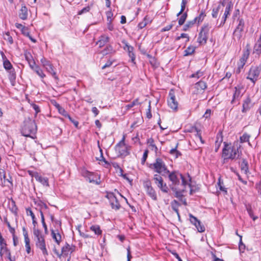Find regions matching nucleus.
I'll return each mask as SVG.
<instances>
[{"label":"nucleus","instance_id":"obj_61","mask_svg":"<svg viewBox=\"0 0 261 261\" xmlns=\"http://www.w3.org/2000/svg\"><path fill=\"white\" fill-rule=\"evenodd\" d=\"M181 38H187V41H189V37L187 34H185V33L181 34L180 36H178L176 38V40H178Z\"/></svg>","mask_w":261,"mask_h":261},{"label":"nucleus","instance_id":"obj_19","mask_svg":"<svg viewBox=\"0 0 261 261\" xmlns=\"http://www.w3.org/2000/svg\"><path fill=\"white\" fill-rule=\"evenodd\" d=\"M232 7L233 4L231 2H229L226 6L225 12L222 17V23H223V24L225 23L228 16L230 15V11L232 9Z\"/></svg>","mask_w":261,"mask_h":261},{"label":"nucleus","instance_id":"obj_51","mask_svg":"<svg viewBox=\"0 0 261 261\" xmlns=\"http://www.w3.org/2000/svg\"><path fill=\"white\" fill-rule=\"evenodd\" d=\"M197 228V230L199 232H202L205 231V227L203 225L201 224V222H199V225L198 224L194 225Z\"/></svg>","mask_w":261,"mask_h":261},{"label":"nucleus","instance_id":"obj_58","mask_svg":"<svg viewBox=\"0 0 261 261\" xmlns=\"http://www.w3.org/2000/svg\"><path fill=\"white\" fill-rule=\"evenodd\" d=\"M100 157L99 158H97L96 160L101 161H103L106 164L109 165V163L106 160L105 158L103 156L102 151L101 148H100Z\"/></svg>","mask_w":261,"mask_h":261},{"label":"nucleus","instance_id":"obj_28","mask_svg":"<svg viewBox=\"0 0 261 261\" xmlns=\"http://www.w3.org/2000/svg\"><path fill=\"white\" fill-rule=\"evenodd\" d=\"M211 28V27L208 23L204 24L201 28L200 32L202 33V34L205 35L208 37Z\"/></svg>","mask_w":261,"mask_h":261},{"label":"nucleus","instance_id":"obj_1","mask_svg":"<svg viewBox=\"0 0 261 261\" xmlns=\"http://www.w3.org/2000/svg\"><path fill=\"white\" fill-rule=\"evenodd\" d=\"M168 178L171 182L169 184V187L172 190H175L176 187H184L186 188L187 186L190 187V184L188 183L187 179L180 173L178 171H172L167 173Z\"/></svg>","mask_w":261,"mask_h":261},{"label":"nucleus","instance_id":"obj_25","mask_svg":"<svg viewBox=\"0 0 261 261\" xmlns=\"http://www.w3.org/2000/svg\"><path fill=\"white\" fill-rule=\"evenodd\" d=\"M71 250L70 246L69 244H66V245L62 247L61 253L58 254L59 257H61V255L67 256L69 252Z\"/></svg>","mask_w":261,"mask_h":261},{"label":"nucleus","instance_id":"obj_27","mask_svg":"<svg viewBox=\"0 0 261 261\" xmlns=\"http://www.w3.org/2000/svg\"><path fill=\"white\" fill-rule=\"evenodd\" d=\"M186 188H184V187H181V188L179 187H176L175 190H172L175 193V196L177 198H179L182 196V193L185 191Z\"/></svg>","mask_w":261,"mask_h":261},{"label":"nucleus","instance_id":"obj_56","mask_svg":"<svg viewBox=\"0 0 261 261\" xmlns=\"http://www.w3.org/2000/svg\"><path fill=\"white\" fill-rule=\"evenodd\" d=\"M203 75V72L201 71L200 70L197 71L196 73L192 74L190 77H197L199 78Z\"/></svg>","mask_w":261,"mask_h":261},{"label":"nucleus","instance_id":"obj_37","mask_svg":"<svg viewBox=\"0 0 261 261\" xmlns=\"http://www.w3.org/2000/svg\"><path fill=\"white\" fill-rule=\"evenodd\" d=\"M90 229L94 232L95 234L97 235H100L101 234V230L100 229V226L98 225H92L90 227Z\"/></svg>","mask_w":261,"mask_h":261},{"label":"nucleus","instance_id":"obj_26","mask_svg":"<svg viewBox=\"0 0 261 261\" xmlns=\"http://www.w3.org/2000/svg\"><path fill=\"white\" fill-rule=\"evenodd\" d=\"M208 37L200 32L199 33L197 42L200 44H205L206 43Z\"/></svg>","mask_w":261,"mask_h":261},{"label":"nucleus","instance_id":"obj_39","mask_svg":"<svg viewBox=\"0 0 261 261\" xmlns=\"http://www.w3.org/2000/svg\"><path fill=\"white\" fill-rule=\"evenodd\" d=\"M140 103L139 101V99L136 98L133 101H132L130 103L127 105L125 106V108L126 110H129L130 108H133V107L140 105Z\"/></svg>","mask_w":261,"mask_h":261},{"label":"nucleus","instance_id":"obj_47","mask_svg":"<svg viewBox=\"0 0 261 261\" xmlns=\"http://www.w3.org/2000/svg\"><path fill=\"white\" fill-rule=\"evenodd\" d=\"M220 8V5H219L217 8L213 9L212 15L213 18H216L217 17Z\"/></svg>","mask_w":261,"mask_h":261},{"label":"nucleus","instance_id":"obj_49","mask_svg":"<svg viewBox=\"0 0 261 261\" xmlns=\"http://www.w3.org/2000/svg\"><path fill=\"white\" fill-rule=\"evenodd\" d=\"M148 20H147V16L145 17L143 20L138 24V28L140 29L144 28L147 24Z\"/></svg>","mask_w":261,"mask_h":261},{"label":"nucleus","instance_id":"obj_45","mask_svg":"<svg viewBox=\"0 0 261 261\" xmlns=\"http://www.w3.org/2000/svg\"><path fill=\"white\" fill-rule=\"evenodd\" d=\"M246 209L247 211V212L249 215V216L253 219V221H255L257 219V216H255L253 215V211L252 210L251 207L250 206H247L246 207Z\"/></svg>","mask_w":261,"mask_h":261},{"label":"nucleus","instance_id":"obj_9","mask_svg":"<svg viewBox=\"0 0 261 261\" xmlns=\"http://www.w3.org/2000/svg\"><path fill=\"white\" fill-rule=\"evenodd\" d=\"M167 101L168 105L171 109L175 111L177 110L178 103L176 99L174 91L172 89L169 91Z\"/></svg>","mask_w":261,"mask_h":261},{"label":"nucleus","instance_id":"obj_40","mask_svg":"<svg viewBox=\"0 0 261 261\" xmlns=\"http://www.w3.org/2000/svg\"><path fill=\"white\" fill-rule=\"evenodd\" d=\"M122 43L124 44V46L123 47L124 49L127 50L128 54L134 51V47L129 45L127 42L123 41Z\"/></svg>","mask_w":261,"mask_h":261},{"label":"nucleus","instance_id":"obj_42","mask_svg":"<svg viewBox=\"0 0 261 261\" xmlns=\"http://www.w3.org/2000/svg\"><path fill=\"white\" fill-rule=\"evenodd\" d=\"M27 213H29V215L31 216L32 221H33V224L34 225V227L36 228V225L37 224V222L36 220V218L34 214L32 212V211L31 209H27Z\"/></svg>","mask_w":261,"mask_h":261},{"label":"nucleus","instance_id":"obj_6","mask_svg":"<svg viewBox=\"0 0 261 261\" xmlns=\"http://www.w3.org/2000/svg\"><path fill=\"white\" fill-rule=\"evenodd\" d=\"M261 73V65L251 66L249 69L246 79L250 80L254 85L259 79Z\"/></svg>","mask_w":261,"mask_h":261},{"label":"nucleus","instance_id":"obj_21","mask_svg":"<svg viewBox=\"0 0 261 261\" xmlns=\"http://www.w3.org/2000/svg\"><path fill=\"white\" fill-rule=\"evenodd\" d=\"M109 41V37L105 35H101L99 39L96 42V44L99 45V47L101 48Z\"/></svg>","mask_w":261,"mask_h":261},{"label":"nucleus","instance_id":"obj_43","mask_svg":"<svg viewBox=\"0 0 261 261\" xmlns=\"http://www.w3.org/2000/svg\"><path fill=\"white\" fill-rule=\"evenodd\" d=\"M189 216L190 218V221L192 224L194 225H196V224H198L199 225L200 221L198 220L196 217L194 216L191 214H189Z\"/></svg>","mask_w":261,"mask_h":261},{"label":"nucleus","instance_id":"obj_8","mask_svg":"<svg viewBox=\"0 0 261 261\" xmlns=\"http://www.w3.org/2000/svg\"><path fill=\"white\" fill-rule=\"evenodd\" d=\"M153 179L155 184L163 192L168 193L169 191L168 187L166 184L164 183L163 179L160 175L154 174Z\"/></svg>","mask_w":261,"mask_h":261},{"label":"nucleus","instance_id":"obj_38","mask_svg":"<svg viewBox=\"0 0 261 261\" xmlns=\"http://www.w3.org/2000/svg\"><path fill=\"white\" fill-rule=\"evenodd\" d=\"M34 71L36 73V74L38 76H39L42 79H43L46 76L43 70L40 68V67L39 66L36 67Z\"/></svg>","mask_w":261,"mask_h":261},{"label":"nucleus","instance_id":"obj_36","mask_svg":"<svg viewBox=\"0 0 261 261\" xmlns=\"http://www.w3.org/2000/svg\"><path fill=\"white\" fill-rule=\"evenodd\" d=\"M115 50L111 45L107 46V47L102 51V54L103 55H107L109 54H113Z\"/></svg>","mask_w":261,"mask_h":261},{"label":"nucleus","instance_id":"obj_2","mask_svg":"<svg viewBox=\"0 0 261 261\" xmlns=\"http://www.w3.org/2000/svg\"><path fill=\"white\" fill-rule=\"evenodd\" d=\"M37 125L34 120L26 119L21 127V133L23 136L34 138L37 132Z\"/></svg>","mask_w":261,"mask_h":261},{"label":"nucleus","instance_id":"obj_34","mask_svg":"<svg viewBox=\"0 0 261 261\" xmlns=\"http://www.w3.org/2000/svg\"><path fill=\"white\" fill-rule=\"evenodd\" d=\"M206 84L204 82L199 81L195 84V88L197 90H203L206 88Z\"/></svg>","mask_w":261,"mask_h":261},{"label":"nucleus","instance_id":"obj_60","mask_svg":"<svg viewBox=\"0 0 261 261\" xmlns=\"http://www.w3.org/2000/svg\"><path fill=\"white\" fill-rule=\"evenodd\" d=\"M146 117L148 119H150L152 117V115L151 113V106H150V101L149 102L148 108L146 112Z\"/></svg>","mask_w":261,"mask_h":261},{"label":"nucleus","instance_id":"obj_23","mask_svg":"<svg viewBox=\"0 0 261 261\" xmlns=\"http://www.w3.org/2000/svg\"><path fill=\"white\" fill-rule=\"evenodd\" d=\"M19 18L25 20L28 18V9L25 6H22L19 13Z\"/></svg>","mask_w":261,"mask_h":261},{"label":"nucleus","instance_id":"obj_13","mask_svg":"<svg viewBox=\"0 0 261 261\" xmlns=\"http://www.w3.org/2000/svg\"><path fill=\"white\" fill-rule=\"evenodd\" d=\"M249 54V51L248 50H246L243 52L242 57L238 62V69L237 70V73H239L241 72V69L243 68L244 66L245 65L248 59Z\"/></svg>","mask_w":261,"mask_h":261},{"label":"nucleus","instance_id":"obj_11","mask_svg":"<svg viewBox=\"0 0 261 261\" xmlns=\"http://www.w3.org/2000/svg\"><path fill=\"white\" fill-rule=\"evenodd\" d=\"M83 175L89 182L95 184L96 185L100 184L99 177L98 175L88 171L83 172Z\"/></svg>","mask_w":261,"mask_h":261},{"label":"nucleus","instance_id":"obj_63","mask_svg":"<svg viewBox=\"0 0 261 261\" xmlns=\"http://www.w3.org/2000/svg\"><path fill=\"white\" fill-rule=\"evenodd\" d=\"M180 205V204L178 203L177 201L176 200H174L171 202V207L172 208H178V206Z\"/></svg>","mask_w":261,"mask_h":261},{"label":"nucleus","instance_id":"obj_64","mask_svg":"<svg viewBox=\"0 0 261 261\" xmlns=\"http://www.w3.org/2000/svg\"><path fill=\"white\" fill-rule=\"evenodd\" d=\"M25 59L28 62V63H30V62H32V61H34V60L33 59L32 56L30 54H25Z\"/></svg>","mask_w":261,"mask_h":261},{"label":"nucleus","instance_id":"obj_7","mask_svg":"<svg viewBox=\"0 0 261 261\" xmlns=\"http://www.w3.org/2000/svg\"><path fill=\"white\" fill-rule=\"evenodd\" d=\"M40 62L46 71L50 73L55 79H58L56 72L55 71L54 66L51 62L44 57L40 60Z\"/></svg>","mask_w":261,"mask_h":261},{"label":"nucleus","instance_id":"obj_14","mask_svg":"<svg viewBox=\"0 0 261 261\" xmlns=\"http://www.w3.org/2000/svg\"><path fill=\"white\" fill-rule=\"evenodd\" d=\"M244 21L243 19H239V23L233 32V37L238 40L242 37V32L244 30Z\"/></svg>","mask_w":261,"mask_h":261},{"label":"nucleus","instance_id":"obj_18","mask_svg":"<svg viewBox=\"0 0 261 261\" xmlns=\"http://www.w3.org/2000/svg\"><path fill=\"white\" fill-rule=\"evenodd\" d=\"M23 234L24 239L25 247L27 252L29 254L31 252L30 241L28 236V232L25 227L22 228Z\"/></svg>","mask_w":261,"mask_h":261},{"label":"nucleus","instance_id":"obj_29","mask_svg":"<svg viewBox=\"0 0 261 261\" xmlns=\"http://www.w3.org/2000/svg\"><path fill=\"white\" fill-rule=\"evenodd\" d=\"M51 236L53 239L59 245L61 240V236L59 232H56L54 230H51Z\"/></svg>","mask_w":261,"mask_h":261},{"label":"nucleus","instance_id":"obj_41","mask_svg":"<svg viewBox=\"0 0 261 261\" xmlns=\"http://www.w3.org/2000/svg\"><path fill=\"white\" fill-rule=\"evenodd\" d=\"M195 23H196L195 22V20H194L193 19L192 20L188 21L186 23V24L184 26L183 31H187L189 28H192Z\"/></svg>","mask_w":261,"mask_h":261},{"label":"nucleus","instance_id":"obj_12","mask_svg":"<svg viewBox=\"0 0 261 261\" xmlns=\"http://www.w3.org/2000/svg\"><path fill=\"white\" fill-rule=\"evenodd\" d=\"M125 137L123 136L121 141L116 145V150L120 155L126 156L129 154L127 147L124 143Z\"/></svg>","mask_w":261,"mask_h":261},{"label":"nucleus","instance_id":"obj_3","mask_svg":"<svg viewBox=\"0 0 261 261\" xmlns=\"http://www.w3.org/2000/svg\"><path fill=\"white\" fill-rule=\"evenodd\" d=\"M240 147L238 146V142H236V145L234 144L232 146H229L225 145L222 151V157L223 158V163H225L228 159L233 160L238 158L240 156L239 148Z\"/></svg>","mask_w":261,"mask_h":261},{"label":"nucleus","instance_id":"obj_52","mask_svg":"<svg viewBox=\"0 0 261 261\" xmlns=\"http://www.w3.org/2000/svg\"><path fill=\"white\" fill-rule=\"evenodd\" d=\"M59 113L61 114L62 115L64 116L65 117L67 118L68 117H69V114L65 111V110L61 107L58 110Z\"/></svg>","mask_w":261,"mask_h":261},{"label":"nucleus","instance_id":"obj_20","mask_svg":"<svg viewBox=\"0 0 261 261\" xmlns=\"http://www.w3.org/2000/svg\"><path fill=\"white\" fill-rule=\"evenodd\" d=\"M35 179L41 183L43 186L48 187V179L47 177H42L39 173L35 174Z\"/></svg>","mask_w":261,"mask_h":261},{"label":"nucleus","instance_id":"obj_48","mask_svg":"<svg viewBox=\"0 0 261 261\" xmlns=\"http://www.w3.org/2000/svg\"><path fill=\"white\" fill-rule=\"evenodd\" d=\"M177 144L176 146V147L174 148H172L170 151V153L172 155H173L175 156V158H178V156L181 155V153L176 149V148L177 147Z\"/></svg>","mask_w":261,"mask_h":261},{"label":"nucleus","instance_id":"obj_57","mask_svg":"<svg viewBox=\"0 0 261 261\" xmlns=\"http://www.w3.org/2000/svg\"><path fill=\"white\" fill-rule=\"evenodd\" d=\"M148 150L147 149L145 150L144 152L143 156L141 159V163L142 164H144L145 162L146 161V159L148 156Z\"/></svg>","mask_w":261,"mask_h":261},{"label":"nucleus","instance_id":"obj_16","mask_svg":"<svg viewBox=\"0 0 261 261\" xmlns=\"http://www.w3.org/2000/svg\"><path fill=\"white\" fill-rule=\"evenodd\" d=\"M252 106L253 105L251 98L249 96L247 97L243 101L242 112L243 113H246Z\"/></svg>","mask_w":261,"mask_h":261},{"label":"nucleus","instance_id":"obj_55","mask_svg":"<svg viewBox=\"0 0 261 261\" xmlns=\"http://www.w3.org/2000/svg\"><path fill=\"white\" fill-rule=\"evenodd\" d=\"M194 129L195 132H196V137L200 141L202 144H203L204 141L202 140L200 130H198L197 128L196 127H195Z\"/></svg>","mask_w":261,"mask_h":261},{"label":"nucleus","instance_id":"obj_44","mask_svg":"<svg viewBox=\"0 0 261 261\" xmlns=\"http://www.w3.org/2000/svg\"><path fill=\"white\" fill-rule=\"evenodd\" d=\"M9 79L11 82H14L16 79V74L14 69L10 70L9 74Z\"/></svg>","mask_w":261,"mask_h":261},{"label":"nucleus","instance_id":"obj_30","mask_svg":"<svg viewBox=\"0 0 261 261\" xmlns=\"http://www.w3.org/2000/svg\"><path fill=\"white\" fill-rule=\"evenodd\" d=\"M147 144L149 147L155 152H157L158 149L155 144H154V140L152 138H150L147 140Z\"/></svg>","mask_w":261,"mask_h":261},{"label":"nucleus","instance_id":"obj_62","mask_svg":"<svg viewBox=\"0 0 261 261\" xmlns=\"http://www.w3.org/2000/svg\"><path fill=\"white\" fill-rule=\"evenodd\" d=\"M21 31V33L27 37L29 36V35H30L29 32L28 28L25 27L24 28H23L22 30Z\"/></svg>","mask_w":261,"mask_h":261},{"label":"nucleus","instance_id":"obj_24","mask_svg":"<svg viewBox=\"0 0 261 261\" xmlns=\"http://www.w3.org/2000/svg\"><path fill=\"white\" fill-rule=\"evenodd\" d=\"M241 169L242 173L248 176L249 173L248 164L247 162L244 160L241 164Z\"/></svg>","mask_w":261,"mask_h":261},{"label":"nucleus","instance_id":"obj_17","mask_svg":"<svg viewBox=\"0 0 261 261\" xmlns=\"http://www.w3.org/2000/svg\"><path fill=\"white\" fill-rule=\"evenodd\" d=\"M234 92L233 95V98L231 100V103H234L236 101H238L242 96L241 90L242 88L240 86L234 87Z\"/></svg>","mask_w":261,"mask_h":261},{"label":"nucleus","instance_id":"obj_46","mask_svg":"<svg viewBox=\"0 0 261 261\" xmlns=\"http://www.w3.org/2000/svg\"><path fill=\"white\" fill-rule=\"evenodd\" d=\"M181 14H182L181 16H180V17L179 18V19L178 20V24L179 25H181L184 23V22H185L186 19L187 17V12L182 13Z\"/></svg>","mask_w":261,"mask_h":261},{"label":"nucleus","instance_id":"obj_54","mask_svg":"<svg viewBox=\"0 0 261 261\" xmlns=\"http://www.w3.org/2000/svg\"><path fill=\"white\" fill-rule=\"evenodd\" d=\"M254 50L256 52L261 51V43L260 41L257 40L254 46Z\"/></svg>","mask_w":261,"mask_h":261},{"label":"nucleus","instance_id":"obj_4","mask_svg":"<svg viewBox=\"0 0 261 261\" xmlns=\"http://www.w3.org/2000/svg\"><path fill=\"white\" fill-rule=\"evenodd\" d=\"M33 234L35 237V241L36 247L40 249L44 256L48 255V253L46 247L44 235L38 229L33 228Z\"/></svg>","mask_w":261,"mask_h":261},{"label":"nucleus","instance_id":"obj_50","mask_svg":"<svg viewBox=\"0 0 261 261\" xmlns=\"http://www.w3.org/2000/svg\"><path fill=\"white\" fill-rule=\"evenodd\" d=\"M3 179H4V180L3 181V180H2V186H6L8 187H10L11 186H12V182L10 179H6V178H3Z\"/></svg>","mask_w":261,"mask_h":261},{"label":"nucleus","instance_id":"obj_10","mask_svg":"<svg viewBox=\"0 0 261 261\" xmlns=\"http://www.w3.org/2000/svg\"><path fill=\"white\" fill-rule=\"evenodd\" d=\"M144 187L147 194L153 200H157V196L154 189L151 186L149 180H146L144 182Z\"/></svg>","mask_w":261,"mask_h":261},{"label":"nucleus","instance_id":"obj_59","mask_svg":"<svg viewBox=\"0 0 261 261\" xmlns=\"http://www.w3.org/2000/svg\"><path fill=\"white\" fill-rule=\"evenodd\" d=\"M90 6L86 7L83 8L81 10H80L78 12V15H82V14H83L84 13L88 12L90 11Z\"/></svg>","mask_w":261,"mask_h":261},{"label":"nucleus","instance_id":"obj_33","mask_svg":"<svg viewBox=\"0 0 261 261\" xmlns=\"http://www.w3.org/2000/svg\"><path fill=\"white\" fill-rule=\"evenodd\" d=\"M10 251L7 247V244L0 246V255L2 256L3 255H5L6 254H8L9 255V253Z\"/></svg>","mask_w":261,"mask_h":261},{"label":"nucleus","instance_id":"obj_22","mask_svg":"<svg viewBox=\"0 0 261 261\" xmlns=\"http://www.w3.org/2000/svg\"><path fill=\"white\" fill-rule=\"evenodd\" d=\"M1 55L2 56V58L4 60L3 65H4V67L5 68V69L7 70H10L13 69L12 65L11 63L7 59L4 54L3 52H2Z\"/></svg>","mask_w":261,"mask_h":261},{"label":"nucleus","instance_id":"obj_53","mask_svg":"<svg viewBox=\"0 0 261 261\" xmlns=\"http://www.w3.org/2000/svg\"><path fill=\"white\" fill-rule=\"evenodd\" d=\"M4 39L8 41L11 44L13 43V40L12 37L10 35L9 32H7L5 34L4 36Z\"/></svg>","mask_w":261,"mask_h":261},{"label":"nucleus","instance_id":"obj_31","mask_svg":"<svg viewBox=\"0 0 261 261\" xmlns=\"http://www.w3.org/2000/svg\"><path fill=\"white\" fill-rule=\"evenodd\" d=\"M205 16V12L202 11L199 15L197 17H196L193 20H195V23H199L203 20Z\"/></svg>","mask_w":261,"mask_h":261},{"label":"nucleus","instance_id":"obj_15","mask_svg":"<svg viewBox=\"0 0 261 261\" xmlns=\"http://www.w3.org/2000/svg\"><path fill=\"white\" fill-rule=\"evenodd\" d=\"M108 198L110 200V204H111V205L112 208L117 210L120 208V205L117 199L114 195L113 194H112V193L109 194L108 195Z\"/></svg>","mask_w":261,"mask_h":261},{"label":"nucleus","instance_id":"obj_5","mask_svg":"<svg viewBox=\"0 0 261 261\" xmlns=\"http://www.w3.org/2000/svg\"><path fill=\"white\" fill-rule=\"evenodd\" d=\"M150 168L153 169L156 173L161 174L163 175L169 173V171L168 170L165 162L160 158H156L155 162L150 164Z\"/></svg>","mask_w":261,"mask_h":261},{"label":"nucleus","instance_id":"obj_35","mask_svg":"<svg viewBox=\"0 0 261 261\" xmlns=\"http://www.w3.org/2000/svg\"><path fill=\"white\" fill-rule=\"evenodd\" d=\"M195 50V47L193 46H189L187 47V48L184 51V56H188L191 55Z\"/></svg>","mask_w":261,"mask_h":261},{"label":"nucleus","instance_id":"obj_32","mask_svg":"<svg viewBox=\"0 0 261 261\" xmlns=\"http://www.w3.org/2000/svg\"><path fill=\"white\" fill-rule=\"evenodd\" d=\"M250 138V136L247 133H244L242 136L240 137V141L241 143L245 142H248V144L251 145L250 143L249 142V139Z\"/></svg>","mask_w":261,"mask_h":261}]
</instances>
